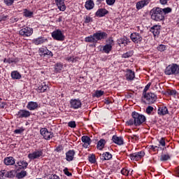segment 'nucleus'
Masks as SVG:
<instances>
[{
	"label": "nucleus",
	"instance_id": "obj_1",
	"mask_svg": "<svg viewBox=\"0 0 179 179\" xmlns=\"http://www.w3.org/2000/svg\"><path fill=\"white\" fill-rule=\"evenodd\" d=\"M150 14L151 15V19L155 20V22H162L164 20V14H163V10L159 7L153 8Z\"/></svg>",
	"mask_w": 179,
	"mask_h": 179
},
{
	"label": "nucleus",
	"instance_id": "obj_2",
	"mask_svg": "<svg viewBox=\"0 0 179 179\" xmlns=\"http://www.w3.org/2000/svg\"><path fill=\"white\" fill-rule=\"evenodd\" d=\"M131 117L134 120L135 127H139L146 121V117H145V115H141L136 112H133L131 113Z\"/></svg>",
	"mask_w": 179,
	"mask_h": 179
},
{
	"label": "nucleus",
	"instance_id": "obj_3",
	"mask_svg": "<svg viewBox=\"0 0 179 179\" xmlns=\"http://www.w3.org/2000/svg\"><path fill=\"white\" fill-rule=\"evenodd\" d=\"M165 75H179V65L173 64L169 65L164 71Z\"/></svg>",
	"mask_w": 179,
	"mask_h": 179
},
{
	"label": "nucleus",
	"instance_id": "obj_4",
	"mask_svg": "<svg viewBox=\"0 0 179 179\" xmlns=\"http://www.w3.org/2000/svg\"><path fill=\"white\" fill-rule=\"evenodd\" d=\"M144 99L147 104H153L157 100V96L152 92L145 93L144 94Z\"/></svg>",
	"mask_w": 179,
	"mask_h": 179
},
{
	"label": "nucleus",
	"instance_id": "obj_5",
	"mask_svg": "<svg viewBox=\"0 0 179 179\" xmlns=\"http://www.w3.org/2000/svg\"><path fill=\"white\" fill-rule=\"evenodd\" d=\"M52 37L54 40H57V41H64L65 40V36H64V33L62 31L59 29H57L52 33Z\"/></svg>",
	"mask_w": 179,
	"mask_h": 179
},
{
	"label": "nucleus",
	"instance_id": "obj_6",
	"mask_svg": "<svg viewBox=\"0 0 179 179\" xmlns=\"http://www.w3.org/2000/svg\"><path fill=\"white\" fill-rule=\"evenodd\" d=\"M41 135L43 136L44 139L46 141H49V139H52V138H54V134L51 131H48V129L47 128H42L41 129Z\"/></svg>",
	"mask_w": 179,
	"mask_h": 179
},
{
	"label": "nucleus",
	"instance_id": "obj_7",
	"mask_svg": "<svg viewBox=\"0 0 179 179\" xmlns=\"http://www.w3.org/2000/svg\"><path fill=\"white\" fill-rule=\"evenodd\" d=\"M19 33L20 36H23V37H29V36L33 34V29L27 27L20 30Z\"/></svg>",
	"mask_w": 179,
	"mask_h": 179
},
{
	"label": "nucleus",
	"instance_id": "obj_8",
	"mask_svg": "<svg viewBox=\"0 0 179 179\" xmlns=\"http://www.w3.org/2000/svg\"><path fill=\"white\" fill-rule=\"evenodd\" d=\"M93 36L96 43L98 41H100V40H104V38H107L108 34L106 32L98 31L94 33Z\"/></svg>",
	"mask_w": 179,
	"mask_h": 179
},
{
	"label": "nucleus",
	"instance_id": "obj_9",
	"mask_svg": "<svg viewBox=\"0 0 179 179\" xmlns=\"http://www.w3.org/2000/svg\"><path fill=\"white\" fill-rule=\"evenodd\" d=\"M70 106L71 108H74V110H77V108H80L82 107V102L79 99H71Z\"/></svg>",
	"mask_w": 179,
	"mask_h": 179
},
{
	"label": "nucleus",
	"instance_id": "obj_10",
	"mask_svg": "<svg viewBox=\"0 0 179 179\" xmlns=\"http://www.w3.org/2000/svg\"><path fill=\"white\" fill-rule=\"evenodd\" d=\"M43 156L42 150H36L32 153L28 155L29 159L31 160H34L35 159H40Z\"/></svg>",
	"mask_w": 179,
	"mask_h": 179
},
{
	"label": "nucleus",
	"instance_id": "obj_11",
	"mask_svg": "<svg viewBox=\"0 0 179 179\" xmlns=\"http://www.w3.org/2000/svg\"><path fill=\"white\" fill-rule=\"evenodd\" d=\"M143 156H145V152L141 151V152H135L130 155V159L131 160H135L136 162H137L140 159H142Z\"/></svg>",
	"mask_w": 179,
	"mask_h": 179
},
{
	"label": "nucleus",
	"instance_id": "obj_12",
	"mask_svg": "<svg viewBox=\"0 0 179 179\" xmlns=\"http://www.w3.org/2000/svg\"><path fill=\"white\" fill-rule=\"evenodd\" d=\"M55 2L61 12H65L66 6H65V0H55Z\"/></svg>",
	"mask_w": 179,
	"mask_h": 179
},
{
	"label": "nucleus",
	"instance_id": "obj_13",
	"mask_svg": "<svg viewBox=\"0 0 179 179\" xmlns=\"http://www.w3.org/2000/svg\"><path fill=\"white\" fill-rule=\"evenodd\" d=\"M131 40L136 43H141L142 41V36L138 33H133L130 36Z\"/></svg>",
	"mask_w": 179,
	"mask_h": 179
},
{
	"label": "nucleus",
	"instance_id": "obj_14",
	"mask_svg": "<svg viewBox=\"0 0 179 179\" xmlns=\"http://www.w3.org/2000/svg\"><path fill=\"white\" fill-rule=\"evenodd\" d=\"M149 2H150V0H141L140 1H138L136 3V9L139 10L143 8H145V6H147V5H149Z\"/></svg>",
	"mask_w": 179,
	"mask_h": 179
},
{
	"label": "nucleus",
	"instance_id": "obj_15",
	"mask_svg": "<svg viewBox=\"0 0 179 179\" xmlns=\"http://www.w3.org/2000/svg\"><path fill=\"white\" fill-rule=\"evenodd\" d=\"M39 53L41 54V56L48 55L49 57H52L54 55L51 51H50V50H48V49H47V48H40Z\"/></svg>",
	"mask_w": 179,
	"mask_h": 179
},
{
	"label": "nucleus",
	"instance_id": "obj_16",
	"mask_svg": "<svg viewBox=\"0 0 179 179\" xmlns=\"http://www.w3.org/2000/svg\"><path fill=\"white\" fill-rule=\"evenodd\" d=\"M17 115L18 118H27V117H30V112L27 110H20Z\"/></svg>",
	"mask_w": 179,
	"mask_h": 179
},
{
	"label": "nucleus",
	"instance_id": "obj_17",
	"mask_svg": "<svg viewBox=\"0 0 179 179\" xmlns=\"http://www.w3.org/2000/svg\"><path fill=\"white\" fill-rule=\"evenodd\" d=\"M48 41L47 38L45 37H38L37 38H35L32 41V43L35 44V45H40V44H44Z\"/></svg>",
	"mask_w": 179,
	"mask_h": 179
},
{
	"label": "nucleus",
	"instance_id": "obj_18",
	"mask_svg": "<svg viewBox=\"0 0 179 179\" xmlns=\"http://www.w3.org/2000/svg\"><path fill=\"white\" fill-rule=\"evenodd\" d=\"M73 156H75V151L70 150L66 153V160L67 162H72L73 160Z\"/></svg>",
	"mask_w": 179,
	"mask_h": 179
},
{
	"label": "nucleus",
	"instance_id": "obj_19",
	"mask_svg": "<svg viewBox=\"0 0 179 179\" xmlns=\"http://www.w3.org/2000/svg\"><path fill=\"white\" fill-rule=\"evenodd\" d=\"M126 79L127 80H134L135 79V72L127 69L126 71Z\"/></svg>",
	"mask_w": 179,
	"mask_h": 179
},
{
	"label": "nucleus",
	"instance_id": "obj_20",
	"mask_svg": "<svg viewBox=\"0 0 179 179\" xmlns=\"http://www.w3.org/2000/svg\"><path fill=\"white\" fill-rule=\"evenodd\" d=\"M15 158L13 157H8L4 159L3 163L6 166H13L15 164Z\"/></svg>",
	"mask_w": 179,
	"mask_h": 179
},
{
	"label": "nucleus",
	"instance_id": "obj_21",
	"mask_svg": "<svg viewBox=\"0 0 179 179\" xmlns=\"http://www.w3.org/2000/svg\"><path fill=\"white\" fill-rule=\"evenodd\" d=\"M112 141L114 142V143H116V145H124V139L122 138V137L113 136L112 138Z\"/></svg>",
	"mask_w": 179,
	"mask_h": 179
},
{
	"label": "nucleus",
	"instance_id": "obj_22",
	"mask_svg": "<svg viewBox=\"0 0 179 179\" xmlns=\"http://www.w3.org/2000/svg\"><path fill=\"white\" fill-rule=\"evenodd\" d=\"M81 141L82 142H83V147L84 148H87V146H89V145H90V137L87 136H83L82 138H81Z\"/></svg>",
	"mask_w": 179,
	"mask_h": 179
},
{
	"label": "nucleus",
	"instance_id": "obj_23",
	"mask_svg": "<svg viewBox=\"0 0 179 179\" xmlns=\"http://www.w3.org/2000/svg\"><path fill=\"white\" fill-rule=\"evenodd\" d=\"M160 27H162L160 25H154L151 28V31L154 36H159L160 34Z\"/></svg>",
	"mask_w": 179,
	"mask_h": 179
},
{
	"label": "nucleus",
	"instance_id": "obj_24",
	"mask_svg": "<svg viewBox=\"0 0 179 179\" xmlns=\"http://www.w3.org/2000/svg\"><path fill=\"white\" fill-rule=\"evenodd\" d=\"M169 113V109L166 106H161L158 109L159 115H166Z\"/></svg>",
	"mask_w": 179,
	"mask_h": 179
},
{
	"label": "nucleus",
	"instance_id": "obj_25",
	"mask_svg": "<svg viewBox=\"0 0 179 179\" xmlns=\"http://www.w3.org/2000/svg\"><path fill=\"white\" fill-rule=\"evenodd\" d=\"M37 107H38V105L37 104V103L34 101L29 102L27 106V108H28V110H30L31 111L33 110H36Z\"/></svg>",
	"mask_w": 179,
	"mask_h": 179
},
{
	"label": "nucleus",
	"instance_id": "obj_26",
	"mask_svg": "<svg viewBox=\"0 0 179 179\" xmlns=\"http://www.w3.org/2000/svg\"><path fill=\"white\" fill-rule=\"evenodd\" d=\"M108 11L106 9L101 8L96 13V16H99V17H103L105 15H107Z\"/></svg>",
	"mask_w": 179,
	"mask_h": 179
},
{
	"label": "nucleus",
	"instance_id": "obj_27",
	"mask_svg": "<svg viewBox=\"0 0 179 179\" xmlns=\"http://www.w3.org/2000/svg\"><path fill=\"white\" fill-rule=\"evenodd\" d=\"M85 8L87 9V10L93 9V8H94V2H93V0L87 1L85 2Z\"/></svg>",
	"mask_w": 179,
	"mask_h": 179
},
{
	"label": "nucleus",
	"instance_id": "obj_28",
	"mask_svg": "<svg viewBox=\"0 0 179 179\" xmlns=\"http://www.w3.org/2000/svg\"><path fill=\"white\" fill-rule=\"evenodd\" d=\"M117 43L119 45H124V47H125V45H128L129 40H128L127 38H122L117 40Z\"/></svg>",
	"mask_w": 179,
	"mask_h": 179
},
{
	"label": "nucleus",
	"instance_id": "obj_29",
	"mask_svg": "<svg viewBox=\"0 0 179 179\" xmlns=\"http://www.w3.org/2000/svg\"><path fill=\"white\" fill-rule=\"evenodd\" d=\"M47 89H48V86H47L45 83H43L38 87V92H39V93H44Z\"/></svg>",
	"mask_w": 179,
	"mask_h": 179
},
{
	"label": "nucleus",
	"instance_id": "obj_30",
	"mask_svg": "<svg viewBox=\"0 0 179 179\" xmlns=\"http://www.w3.org/2000/svg\"><path fill=\"white\" fill-rule=\"evenodd\" d=\"M106 145V140L101 139L99 141H98L97 143V149H99V150H101Z\"/></svg>",
	"mask_w": 179,
	"mask_h": 179
},
{
	"label": "nucleus",
	"instance_id": "obj_31",
	"mask_svg": "<svg viewBox=\"0 0 179 179\" xmlns=\"http://www.w3.org/2000/svg\"><path fill=\"white\" fill-rule=\"evenodd\" d=\"M113 155L110 152H105L102 155L101 160H110L112 159Z\"/></svg>",
	"mask_w": 179,
	"mask_h": 179
},
{
	"label": "nucleus",
	"instance_id": "obj_32",
	"mask_svg": "<svg viewBox=\"0 0 179 179\" xmlns=\"http://www.w3.org/2000/svg\"><path fill=\"white\" fill-rule=\"evenodd\" d=\"M86 43H96V39H94V35H91L85 38Z\"/></svg>",
	"mask_w": 179,
	"mask_h": 179
},
{
	"label": "nucleus",
	"instance_id": "obj_33",
	"mask_svg": "<svg viewBox=\"0 0 179 179\" xmlns=\"http://www.w3.org/2000/svg\"><path fill=\"white\" fill-rule=\"evenodd\" d=\"M17 165L19 166L20 169H26L29 164L26 161H20L17 162Z\"/></svg>",
	"mask_w": 179,
	"mask_h": 179
},
{
	"label": "nucleus",
	"instance_id": "obj_34",
	"mask_svg": "<svg viewBox=\"0 0 179 179\" xmlns=\"http://www.w3.org/2000/svg\"><path fill=\"white\" fill-rule=\"evenodd\" d=\"M11 77L13 79H20V78H22V76L17 71H13L11 73Z\"/></svg>",
	"mask_w": 179,
	"mask_h": 179
},
{
	"label": "nucleus",
	"instance_id": "obj_35",
	"mask_svg": "<svg viewBox=\"0 0 179 179\" xmlns=\"http://www.w3.org/2000/svg\"><path fill=\"white\" fill-rule=\"evenodd\" d=\"M112 49H113V46H111L110 45L106 44V45L103 46V51L106 52V54H108Z\"/></svg>",
	"mask_w": 179,
	"mask_h": 179
},
{
	"label": "nucleus",
	"instance_id": "obj_36",
	"mask_svg": "<svg viewBox=\"0 0 179 179\" xmlns=\"http://www.w3.org/2000/svg\"><path fill=\"white\" fill-rule=\"evenodd\" d=\"M161 162H166V160H170V156L169 154H162L160 157Z\"/></svg>",
	"mask_w": 179,
	"mask_h": 179
},
{
	"label": "nucleus",
	"instance_id": "obj_37",
	"mask_svg": "<svg viewBox=\"0 0 179 179\" xmlns=\"http://www.w3.org/2000/svg\"><path fill=\"white\" fill-rule=\"evenodd\" d=\"M132 55H134V51L130 50L126 53H124L122 55V58H129V57H132Z\"/></svg>",
	"mask_w": 179,
	"mask_h": 179
},
{
	"label": "nucleus",
	"instance_id": "obj_38",
	"mask_svg": "<svg viewBox=\"0 0 179 179\" xmlns=\"http://www.w3.org/2000/svg\"><path fill=\"white\" fill-rule=\"evenodd\" d=\"M66 60L68 61V62H76L78 61V57H75L73 56L72 57H68L66 58Z\"/></svg>",
	"mask_w": 179,
	"mask_h": 179
},
{
	"label": "nucleus",
	"instance_id": "obj_39",
	"mask_svg": "<svg viewBox=\"0 0 179 179\" xmlns=\"http://www.w3.org/2000/svg\"><path fill=\"white\" fill-rule=\"evenodd\" d=\"M24 16L26 17H31V16H33V12L25 9L24 11Z\"/></svg>",
	"mask_w": 179,
	"mask_h": 179
},
{
	"label": "nucleus",
	"instance_id": "obj_40",
	"mask_svg": "<svg viewBox=\"0 0 179 179\" xmlns=\"http://www.w3.org/2000/svg\"><path fill=\"white\" fill-rule=\"evenodd\" d=\"M63 66L61 63H57L55 65V71L56 72H59V71H62Z\"/></svg>",
	"mask_w": 179,
	"mask_h": 179
},
{
	"label": "nucleus",
	"instance_id": "obj_41",
	"mask_svg": "<svg viewBox=\"0 0 179 179\" xmlns=\"http://www.w3.org/2000/svg\"><path fill=\"white\" fill-rule=\"evenodd\" d=\"M103 94H104V91L97 90L95 92L94 96L95 97H101Z\"/></svg>",
	"mask_w": 179,
	"mask_h": 179
},
{
	"label": "nucleus",
	"instance_id": "obj_42",
	"mask_svg": "<svg viewBox=\"0 0 179 179\" xmlns=\"http://www.w3.org/2000/svg\"><path fill=\"white\" fill-rule=\"evenodd\" d=\"M162 10L163 12V15L164 16L167 14V13H170V12H171V8H162Z\"/></svg>",
	"mask_w": 179,
	"mask_h": 179
},
{
	"label": "nucleus",
	"instance_id": "obj_43",
	"mask_svg": "<svg viewBox=\"0 0 179 179\" xmlns=\"http://www.w3.org/2000/svg\"><path fill=\"white\" fill-rule=\"evenodd\" d=\"M27 172L26 171H22L20 173L17 174L18 178H23V177H26Z\"/></svg>",
	"mask_w": 179,
	"mask_h": 179
},
{
	"label": "nucleus",
	"instance_id": "obj_44",
	"mask_svg": "<svg viewBox=\"0 0 179 179\" xmlns=\"http://www.w3.org/2000/svg\"><path fill=\"white\" fill-rule=\"evenodd\" d=\"M126 124L129 126L135 125V119H130L126 122Z\"/></svg>",
	"mask_w": 179,
	"mask_h": 179
},
{
	"label": "nucleus",
	"instance_id": "obj_45",
	"mask_svg": "<svg viewBox=\"0 0 179 179\" xmlns=\"http://www.w3.org/2000/svg\"><path fill=\"white\" fill-rule=\"evenodd\" d=\"M6 177V170L0 171V179L4 178Z\"/></svg>",
	"mask_w": 179,
	"mask_h": 179
},
{
	"label": "nucleus",
	"instance_id": "obj_46",
	"mask_svg": "<svg viewBox=\"0 0 179 179\" xmlns=\"http://www.w3.org/2000/svg\"><path fill=\"white\" fill-rule=\"evenodd\" d=\"M157 50H158V51H161V52L166 51V45H159L157 47Z\"/></svg>",
	"mask_w": 179,
	"mask_h": 179
},
{
	"label": "nucleus",
	"instance_id": "obj_47",
	"mask_svg": "<svg viewBox=\"0 0 179 179\" xmlns=\"http://www.w3.org/2000/svg\"><path fill=\"white\" fill-rule=\"evenodd\" d=\"M121 173L123 176H129V171H128V169H123L121 170Z\"/></svg>",
	"mask_w": 179,
	"mask_h": 179
},
{
	"label": "nucleus",
	"instance_id": "obj_48",
	"mask_svg": "<svg viewBox=\"0 0 179 179\" xmlns=\"http://www.w3.org/2000/svg\"><path fill=\"white\" fill-rule=\"evenodd\" d=\"M89 162L90 163H96V157L94 155L89 157Z\"/></svg>",
	"mask_w": 179,
	"mask_h": 179
},
{
	"label": "nucleus",
	"instance_id": "obj_49",
	"mask_svg": "<svg viewBox=\"0 0 179 179\" xmlns=\"http://www.w3.org/2000/svg\"><path fill=\"white\" fill-rule=\"evenodd\" d=\"M68 125L70 128H76V122H75V121L69 122Z\"/></svg>",
	"mask_w": 179,
	"mask_h": 179
},
{
	"label": "nucleus",
	"instance_id": "obj_50",
	"mask_svg": "<svg viewBox=\"0 0 179 179\" xmlns=\"http://www.w3.org/2000/svg\"><path fill=\"white\" fill-rule=\"evenodd\" d=\"M91 22H93V19L90 17V16H86L85 17V23H90Z\"/></svg>",
	"mask_w": 179,
	"mask_h": 179
},
{
	"label": "nucleus",
	"instance_id": "obj_51",
	"mask_svg": "<svg viewBox=\"0 0 179 179\" xmlns=\"http://www.w3.org/2000/svg\"><path fill=\"white\" fill-rule=\"evenodd\" d=\"M6 177H7L8 178H13V171H6Z\"/></svg>",
	"mask_w": 179,
	"mask_h": 179
},
{
	"label": "nucleus",
	"instance_id": "obj_52",
	"mask_svg": "<svg viewBox=\"0 0 179 179\" xmlns=\"http://www.w3.org/2000/svg\"><path fill=\"white\" fill-rule=\"evenodd\" d=\"M15 0H4V2L7 6H10L13 4Z\"/></svg>",
	"mask_w": 179,
	"mask_h": 179
},
{
	"label": "nucleus",
	"instance_id": "obj_53",
	"mask_svg": "<svg viewBox=\"0 0 179 179\" xmlns=\"http://www.w3.org/2000/svg\"><path fill=\"white\" fill-rule=\"evenodd\" d=\"M159 143L161 146H166V139L164 138H162L159 140Z\"/></svg>",
	"mask_w": 179,
	"mask_h": 179
},
{
	"label": "nucleus",
	"instance_id": "obj_54",
	"mask_svg": "<svg viewBox=\"0 0 179 179\" xmlns=\"http://www.w3.org/2000/svg\"><path fill=\"white\" fill-rule=\"evenodd\" d=\"M8 19V15H5L3 14H1L0 15V22H5Z\"/></svg>",
	"mask_w": 179,
	"mask_h": 179
},
{
	"label": "nucleus",
	"instance_id": "obj_55",
	"mask_svg": "<svg viewBox=\"0 0 179 179\" xmlns=\"http://www.w3.org/2000/svg\"><path fill=\"white\" fill-rule=\"evenodd\" d=\"M64 174H65L66 176H67L68 177H71V176H72V173H70L69 171H68V168H65V169H64Z\"/></svg>",
	"mask_w": 179,
	"mask_h": 179
},
{
	"label": "nucleus",
	"instance_id": "obj_56",
	"mask_svg": "<svg viewBox=\"0 0 179 179\" xmlns=\"http://www.w3.org/2000/svg\"><path fill=\"white\" fill-rule=\"evenodd\" d=\"M154 108L152 106H148L147 108H146V113L147 114H151L152 113V111H153Z\"/></svg>",
	"mask_w": 179,
	"mask_h": 179
},
{
	"label": "nucleus",
	"instance_id": "obj_57",
	"mask_svg": "<svg viewBox=\"0 0 179 179\" xmlns=\"http://www.w3.org/2000/svg\"><path fill=\"white\" fill-rule=\"evenodd\" d=\"M108 45H111V47H113V45H114V41L113 40V38H109L107 41V44Z\"/></svg>",
	"mask_w": 179,
	"mask_h": 179
},
{
	"label": "nucleus",
	"instance_id": "obj_58",
	"mask_svg": "<svg viewBox=\"0 0 179 179\" xmlns=\"http://www.w3.org/2000/svg\"><path fill=\"white\" fill-rule=\"evenodd\" d=\"M107 5L113 6L115 3V0H106Z\"/></svg>",
	"mask_w": 179,
	"mask_h": 179
},
{
	"label": "nucleus",
	"instance_id": "obj_59",
	"mask_svg": "<svg viewBox=\"0 0 179 179\" xmlns=\"http://www.w3.org/2000/svg\"><path fill=\"white\" fill-rule=\"evenodd\" d=\"M169 94H170V96H176V94H177V91L174 90H170Z\"/></svg>",
	"mask_w": 179,
	"mask_h": 179
},
{
	"label": "nucleus",
	"instance_id": "obj_60",
	"mask_svg": "<svg viewBox=\"0 0 179 179\" xmlns=\"http://www.w3.org/2000/svg\"><path fill=\"white\" fill-rule=\"evenodd\" d=\"M23 131H24V129H15L14 131L15 134H22V132H23Z\"/></svg>",
	"mask_w": 179,
	"mask_h": 179
},
{
	"label": "nucleus",
	"instance_id": "obj_61",
	"mask_svg": "<svg viewBox=\"0 0 179 179\" xmlns=\"http://www.w3.org/2000/svg\"><path fill=\"white\" fill-rule=\"evenodd\" d=\"M150 85L151 83H148L144 88V92H148V90H149V87H150Z\"/></svg>",
	"mask_w": 179,
	"mask_h": 179
},
{
	"label": "nucleus",
	"instance_id": "obj_62",
	"mask_svg": "<svg viewBox=\"0 0 179 179\" xmlns=\"http://www.w3.org/2000/svg\"><path fill=\"white\" fill-rule=\"evenodd\" d=\"M5 106H6V102L0 103V108H5Z\"/></svg>",
	"mask_w": 179,
	"mask_h": 179
},
{
	"label": "nucleus",
	"instance_id": "obj_63",
	"mask_svg": "<svg viewBox=\"0 0 179 179\" xmlns=\"http://www.w3.org/2000/svg\"><path fill=\"white\" fill-rule=\"evenodd\" d=\"M159 2L162 5H166L167 0H159Z\"/></svg>",
	"mask_w": 179,
	"mask_h": 179
},
{
	"label": "nucleus",
	"instance_id": "obj_64",
	"mask_svg": "<svg viewBox=\"0 0 179 179\" xmlns=\"http://www.w3.org/2000/svg\"><path fill=\"white\" fill-rule=\"evenodd\" d=\"M51 179H59V177L57 175H54Z\"/></svg>",
	"mask_w": 179,
	"mask_h": 179
}]
</instances>
